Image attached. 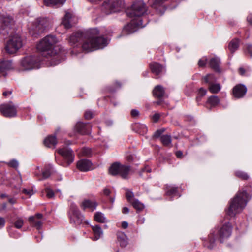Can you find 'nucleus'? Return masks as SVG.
Instances as JSON below:
<instances>
[{
    "mask_svg": "<svg viewBox=\"0 0 252 252\" xmlns=\"http://www.w3.org/2000/svg\"><path fill=\"white\" fill-rule=\"evenodd\" d=\"M91 165L92 163L89 160L82 159L77 162V167L79 170L86 172L91 169Z\"/></svg>",
    "mask_w": 252,
    "mask_h": 252,
    "instance_id": "obj_18",
    "label": "nucleus"
},
{
    "mask_svg": "<svg viewBox=\"0 0 252 252\" xmlns=\"http://www.w3.org/2000/svg\"><path fill=\"white\" fill-rule=\"evenodd\" d=\"M23 220L21 218H18L14 223L15 227L17 229L21 228L23 225Z\"/></svg>",
    "mask_w": 252,
    "mask_h": 252,
    "instance_id": "obj_43",
    "label": "nucleus"
},
{
    "mask_svg": "<svg viewBox=\"0 0 252 252\" xmlns=\"http://www.w3.org/2000/svg\"><path fill=\"white\" fill-rule=\"evenodd\" d=\"M122 212L123 214H127L129 212V209L126 207H124L122 209Z\"/></svg>",
    "mask_w": 252,
    "mask_h": 252,
    "instance_id": "obj_61",
    "label": "nucleus"
},
{
    "mask_svg": "<svg viewBox=\"0 0 252 252\" xmlns=\"http://www.w3.org/2000/svg\"><path fill=\"white\" fill-rule=\"evenodd\" d=\"M0 112L6 117H13L16 116L17 109L13 103L10 101L0 105Z\"/></svg>",
    "mask_w": 252,
    "mask_h": 252,
    "instance_id": "obj_11",
    "label": "nucleus"
},
{
    "mask_svg": "<svg viewBox=\"0 0 252 252\" xmlns=\"http://www.w3.org/2000/svg\"><path fill=\"white\" fill-rule=\"evenodd\" d=\"M130 114L132 117L135 118L139 116V112L137 110L132 109L131 111Z\"/></svg>",
    "mask_w": 252,
    "mask_h": 252,
    "instance_id": "obj_52",
    "label": "nucleus"
},
{
    "mask_svg": "<svg viewBox=\"0 0 252 252\" xmlns=\"http://www.w3.org/2000/svg\"><path fill=\"white\" fill-rule=\"evenodd\" d=\"M13 23V20L11 16L0 15V33L3 35H7Z\"/></svg>",
    "mask_w": 252,
    "mask_h": 252,
    "instance_id": "obj_10",
    "label": "nucleus"
},
{
    "mask_svg": "<svg viewBox=\"0 0 252 252\" xmlns=\"http://www.w3.org/2000/svg\"><path fill=\"white\" fill-rule=\"evenodd\" d=\"M133 158H134V156L132 155H129L127 156V159L129 161H132L133 160Z\"/></svg>",
    "mask_w": 252,
    "mask_h": 252,
    "instance_id": "obj_62",
    "label": "nucleus"
},
{
    "mask_svg": "<svg viewBox=\"0 0 252 252\" xmlns=\"http://www.w3.org/2000/svg\"><path fill=\"white\" fill-rule=\"evenodd\" d=\"M165 128L158 129L154 133L153 137L155 138H158L159 137H160L162 136V134L163 133L165 132Z\"/></svg>",
    "mask_w": 252,
    "mask_h": 252,
    "instance_id": "obj_44",
    "label": "nucleus"
},
{
    "mask_svg": "<svg viewBox=\"0 0 252 252\" xmlns=\"http://www.w3.org/2000/svg\"><path fill=\"white\" fill-rule=\"evenodd\" d=\"M209 242H205L204 246L208 249H211L214 246L215 239L213 236H209Z\"/></svg>",
    "mask_w": 252,
    "mask_h": 252,
    "instance_id": "obj_38",
    "label": "nucleus"
},
{
    "mask_svg": "<svg viewBox=\"0 0 252 252\" xmlns=\"http://www.w3.org/2000/svg\"><path fill=\"white\" fill-rule=\"evenodd\" d=\"M43 220V215L41 213H37L34 216H30L28 218L30 225L37 230H40L42 228Z\"/></svg>",
    "mask_w": 252,
    "mask_h": 252,
    "instance_id": "obj_12",
    "label": "nucleus"
},
{
    "mask_svg": "<svg viewBox=\"0 0 252 252\" xmlns=\"http://www.w3.org/2000/svg\"><path fill=\"white\" fill-rule=\"evenodd\" d=\"M239 44L238 39H234L229 43L228 47L231 53H233L238 48Z\"/></svg>",
    "mask_w": 252,
    "mask_h": 252,
    "instance_id": "obj_31",
    "label": "nucleus"
},
{
    "mask_svg": "<svg viewBox=\"0 0 252 252\" xmlns=\"http://www.w3.org/2000/svg\"><path fill=\"white\" fill-rule=\"evenodd\" d=\"M160 114L158 113H156L154 115H153L152 117L153 121L155 123L158 122L160 118Z\"/></svg>",
    "mask_w": 252,
    "mask_h": 252,
    "instance_id": "obj_51",
    "label": "nucleus"
},
{
    "mask_svg": "<svg viewBox=\"0 0 252 252\" xmlns=\"http://www.w3.org/2000/svg\"><path fill=\"white\" fill-rule=\"evenodd\" d=\"M232 226L229 222L225 223L219 230V235L222 242L224 239L228 238L231 234Z\"/></svg>",
    "mask_w": 252,
    "mask_h": 252,
    "instance_id": "obj_14",
    "label": "nucleus"
},
{
    "mask_svg": "<svg viewBox=\"0 0 252 252\" xmlns=\"http://www.w3.org/2000/svg\"><path fill=\"white\" fill-rule=\"evenodd\" d=\"M12 93V90H10L8 91H5L2 94L4 96L7 97L8 95L11 94Z\"/></svg>",
    "mask_w": 252,
    "mask_h": 252,
    "instance_id": "obj_60",
    "label": "nucleus"
},
{
    "mask_svg": "<svg viewBox=\"0 0 252 252\" xmlns=\"http://www.w3.org/2000/svg\"><path fill=\"white\" fill-rule=\"evenodd\" d=\"M160 141L162 144L166 147H171L172 139L169 135H163L160 137Z\"/></svg>",
    "mask_w": 252,
    "mask_h": 252,
    "instance_id": "obj_32",
    "label": "nucleus"
},
{
    "mask_svg": "<svg viewBox=\"0 0 252 252\" xmlns=\"http://www.w3.org/2000/svg\"><path fill=\"white\" fill-rule=\"evenodd\" d=\"M40 60L35 56H28L20 62V66L23 70H30L39 67Z\"/></svg>",
    "mask_w": 252,
    "mask_h": 252,
    "instance_id": "obj_6",
    "label": "nucleus"
},
{
    "mask_svg": "<svg viewBox=\"0 0 252 252\" xmlns=\"http://www.w3.org/2000/svg\"><path fill=\"white\" fill-rule=\"evenodd\" d=\"M57 143V140L55 136H49L44 140L45 145L49 148H55Z\"/></svg>",
    "mask_w": 252,
    "mask_h": 252,
    "instance_id": "obj_22",
    "label": "nucleus"
},
{
    "mask_svg": "<svg viewBox=\"0 0 252 252\" xmlns=\"http://www.w3.org/2000/svg\"><path fill=\"white\" fill-rule=\"evenodd\" d=\"M221 87L219 84L211 83L209 84L208 89L212 93L214 94L218 93L220 90Z\"/></svg>",
    "mask_w": 252,
    "mask_h": 252,
    "instance_id": "obj_35",
    "label": "nucleus"
},
{
    "mask_svg": "<svg viewBox=\"0 0 252 252\" xmlns=\"http://www.w3.org/2000/svg\"><path fill=\"white\" fill-rule=\"evenodd\" d=\"M207 93L206 90L203 89V88H201L199 89L198 91V95L196 97L197 101H199L201 100V98L204 96Z\"/></svg>",
    "mask_w": 252,
    "mask_h": 252,
    "instance_id": "obj_41",
    "label": "nucleus"
},
{
    "mask_svg": "<svg viewBox=\"0 0 252 252\" xmlns=\"http://www.w3.org/2000/svg\"><path fill=\"white\" fill-rule=\"evenodd\" d=\"M203 79L205 83L209 84L213 83L216 80V78L213 74H208L203 77Z\"/></svg>",
    "mask_w": 252,
    "mask_h": 252,
    "instance_id": "obj_37",
    "label": "nucleus"
},
{
    "mask_svg": "<svg viewBox=\"0 0 252 252\" xmlns=\"http://www.w3.org/2000/svg\"><path fill=\"white\" fill-rule=\"evenodd\" d=\"M247 20L249 24L252 26V14H250L247 17Z\"/></svg>",
    "mask_w": 252,
    "mask_h": 252,
    "instance_id": "obj_57",
    "label": "nucleus"
},
{
    "mask_svg": "<svg viewBox=\"0 0 252 252\" xmlns=\"http://www.w3.org/2000/svg\"><path fill=\"white\" fill-rule=\"evenodd\" d=\"M45 191L46 193V196L49 198H51L54 196V193L53 191L50 188H47L45 189Z\"/></svg>",
    "mask_w": 252,
    "mask_h": 252,
    "instance_id": "obj_47",
    "label": "nucleus"
},
{
    "mask_svg": "<svg viewBox=\"0 0 252 252\" xmlns=\"http://www.w3.org/2000/svg\"><path fill=\"white\" fill-rule=\"evenodd\" d=\"M176 156L178 158H182L183 157V153L181 151H178L176 152Z\"/></svg>",
    "mask_w": 252,
    "mask_h": 252,
    "instance_id": "obj_59",
    "label": "nucleus"
},
{
    "mask_svg": "<svg viewBox=\"0 0 252 252\" xmlns=\"http://www.w3.org/2000/svg\"><path fill=\"white\" fill-rule=\"evenodd\" d=\"M145 219L143 217H140L137 220V223L139 224H142L144 223Z\"/></svg>",
    "mask_w": 252,
    "mask_h": 252,
    "instance_id": "obj_56",
    "label": "nucleus"
},
{
    "mask_svg": "<svg viewBox=\"0 0 252 252\" xmlns=\"http://www.w3.org/2000/svg\"><path fill=\"white\" fill-rule=\"evenodd\" d=\"M133 128L137 132L141 134H144L147 131V128L146 125L140 123H135L133 125Z\"/></svg>",
    "mask_w": 252,
    "mask_h": 252,
    "instance_id": "obj_26",
    "label": "nucleus"
},
{
    "mask_svg": "<svg viewBox=\"0 0 252 252\" xmlns=\"http://www.w3.org/2000/svg\"><path fill=\"white\" fill-rule=\"evenodd\" d=\"M220 102V99L218 96L212 95L209 97L207 100V103L210 104L211 106L215 107Z\"/></svg>",
    "mask_w": 252,
    "mask_h": 252,
    "instance_id": "obj_34",
    "label": "nucleus"
},
{
    "mask_svg": "<svg viewBox=\"0 0 252 252\" xmlns=\"http://www.w3.org/2000/svg\"><path fill=\"white\" fill-rule=\"evenodd\" d=\"M166 194L167 196L173 197L178 195V188L170 185H166L165 187Z\"/></svg>",
    "mask_w": 252,
    "mask_h": 252,
    "instance_id": "obj_28",
    "label": "nucleus"
},
{
    "mask_svg": "<svg viewBox=\"0 0 252 252\" xmlns=\"http://www.w3.org/2000/svg\"><path fill=\"white\" fill-rule=\"evenodd\" d=\"M147 11L145 4L143 1L140 0L134 2L130 8L127 9L126 13L130 17H139L144 15Z\"/></svg>",
    "mask_w": 252,
    "mask_h": 252,
    "instance_id": "obj_4",
    "label": "nucleus"
},
{
    "mask_svg": "<svg viewBox=\"0 0 252 252\" xmlns=\"http://www.w3.org/2000/svg\"><path fill=\"white\" fill-rule=\"evenodd\" d=\"M103 192L105 195L108 196L110 194L111 191L108 188H105L103 190Z\"/></svg>",
    "mask_w": 252,
    "mask_h": 252,
    "instance_id": "obj_54",
    "label": "nucleus"
},
{
    "mask_svg": "<svg viewBox=\"0 0 252 252\" xmlns=\"http://www.w3.org/2000/svg\"><path fill=\"white\" fill-rule=\"evenodd\" d=\"M23 192L29 196H31L33 194L32 190H27L26 189H23Z\"/></svg>",
    "mask_w": 252,
    "mask_h": 252,
    "instance_id": "obj_53",
    "label": "nucleus"
},
{
    "mask_svg": "<svg viewBox=\"0 0 252 252\" xmlns=\"http://www.w3.org/2000/svg\"><path fill=\"white\" fill-rule=\"evenodd\" d=\"M165 91L164 88L160 85L156 86L153 90L154 95L158 98L163 97Z\"/></svg>",
    "mask_w": 252,
    "mask_h": 252,
    "instance_id": "obj_29",
    "label": "nucleus"
},
{
    "mask_svg": "<svg viewBox=\"0 0 252 252\" xmlns=\"http://www.w3.org/2000/svg\"><path fill=\"white\" fill-rule=\"evenodd\" d=\"M7 164L8 166L14 168H17L19 165L18 162L15 159H13L9 161V162H7Z\"/></svg>",
    "mask_w": 252,
    "mask_h": 252,
    "instance_id": "obj_45",
    "label": "nucleus"
},
{
    "mask_svg": "<svg viewBox=\"0 0 252 252\" xmlns=\"http://www.w3.org/2000/svg\"><path fill=\"white\" fill-rule=\"evenodd\" d=\"M235 175L242 180H247L249 178V175L242 171H237L235 172Z\"/></svg>",
    "mask_w": 252,
    "mask_h": 252,
    "instance_id": "obj_39",
    "label": "nucleus"
},
{
    "mask_svg": "<svg viewBox=\"0 0 252 252\" xmlns=\"http://www.w3.org/2000/svg\"><path fill=\"white\" fill-rule=\"evenodd\" d=\"M125 6L122 0H106L102 5V10L106 14L118 11Z\"/></svg>",
    "mask_w": 252,
    "mask_h": 252,
    "instance_id": "obj_5",
    "label": "nucleus"
},
{
    "mask_svg": "<svg viewBox=\"0 0 252 252\" xmlns=\"http://www.w3.org/2000/svg\"><path fill=\"white\" fill-rule=\"evenodd\" d=\"M82 154L85 156H89L91 155V151L89 148H83L82 150Z\"/></svg>",
    "mask_w": 252,
    "mask_h": 252,
    "instance_id": "obj_50",
    "label": "nucleus"
},
{
    "mask_svg": "<svg viewBox=\"0 0 252 252\" xmlns=\"http://www.w3.org/2000/svg\"><path fill=\"white\" fill-rule=\"evenodd\" d=\"M95 220L100 223H104L105 222V218L104 215L101 212H96L94 215Z\"/></svg>",
    "mask_w": 252,
    "mask_h": 252,
    "instance_id": "obj_36",
    "label": "nucleus"
},
{
    "mask_svg": "<svg viewBox=\"0 0 252 252\" xmlns=\"http://www.w3.org/2000/svg\"><path fill=\"white\" fill-rule=\"evenodd\" d=\"M251 196L245 191H239L230 202L229 207L226 210V214L233 217L241 212L246 206Z\"/></svg>",
    "mask_w": 252,
    "mask_h": 252,
    "instance_id": "obj_3",
    "label": "nucleus"
},
{
    "mask_svg": "<svg viewBox=\"0 0 252 252\" xmlns=\"http://www.w3.org/2000/svg\"><path fill=\"white\" fill-rule=\"evenodd\" d=\"M58 153L66 160L67 165H69L74 160V155L70 148L63 147L57 150Z\"/></svg>",
    "mask_w": 252,
    "mask_h": 252,
    "instance_id": "obj_13",
    "label": "nucleus"
},
{
    "mask_svg": "<svg viewBox=\"0 0 252 252\" xmlns=\"http://www.w3.org/2000/svg\"><path fill=\"white\" fill-rule=\"evenodd\" d=\"M239 72L241 75H244L245 72V70L243 68H240L239 69Z\"/></svg>",
    "mask_w": 252,
    "mask_h": 252,
    "instance_id": "obj_63",
    "label": "nucleus"
},
{
    "mask_svg": "<svg viewBox=\"0 0 252 252\" xmlns=\"http://www.w3.org/2000/svg\"><path fill=\"white\" fill-rule=\"evenodd\" d=\"M84 117L86 119L89 120L93 118V114L90 111H86L85 113Z\"/></svg>",
    "mask_w": 252,
    "mask_h": 252,
    "instance_id": "obj_49",
    "label": "nucleus"
},
{
    "mask_svg": "<svg viewBox=\"0 0 252 252\" xmlns=\"http://www.w3.org/2000/svg\"><path fill=\"white\" fill-rule=\"evenodd\" d=\"M22 46L21 37L18 34L13 35L7 41L5 49L9 54L16 53Z\"/></svg>",
    "mask_w": 252,
    "mask_h": 252,
    "instance_id": "obj_8",
    "label": "nucleus"
},
{
    "mask_svg": "<svg viewBox=\"0 0 252 252\" xmlns=\"http://www.w3.org/2000/svg\"><path fill=\"white\" fill-rule=\"evenodd\" d=\"M12 68V63L10 60H3L0 62V73H4L5 70Z\"/></svg>",
    "mask_w": 252,
    "mask_h": 252,
    "instance_id": "obj_23",
    "label": "nucleus"
},
{
    "mask_svg": "<svg viewBox=\"0 0 252 252\" xmlns=\"http://www.w3.org/2000/svg\"><path fill=\"white\" fill-rule=\"evenodd\" d=\"M130 203L137 212L141 211L145 207L144 205L140 202L138 199H134Z\"/></svg>",
    "mask_w": 252,
    "mask_h": 252,
    "instance_id": "obj_33",
    "label": "nucleus"
},
{
    "mask_svg": "<svg viewBox=\"0 0 252 252\" xmlns=\"http://www.w3.org/2000/svg\"><path fill=\"white\" fill-rule=\"evenodd\" d=\"M130 166L121 164L118 162H116L112 164L109 169V173L115 176L119 174L123 179L128 178V175L130 171Z\"/></svg>",
    "mask_w": 252,
    "mask_h": 252,
    "instance_id": "obj_7",
    "label": "nucleus"
},
{
    "mask_svg": "<svg viewBox=\"0 0 252 252\" xmlns=\"http://www.w3.org/2000/svg\"><path fill=\"white\" fill-rule=\"evenodd\" d=\"M9 235L11 237L17 238L19 237L20 234L17 233H14L10 231L9 232Z\"/></svg>",
    "mask_w": 252,
    "mask_h": 252,
    "instance_id": "obj_55",
    "label": "nucleus"
},
{
    "mask_svg": "<svg viewBox=\"0 0 252 252\" xmlns=\"http://www.w3.org/2000/svg\"><path fill=\"white\" fill-rule=\"evenodd\" d=\"M68 216L70 222L77 224L81 223L84 220L83 216L81 214L76 205L73 203L70 204Z\"/></svg>",
    "mask_w": 252,
    "mask_h": 252,
    "instance_id": "obj_9",
    "label": "nucleus"
},
{
    "mask_svg": "<svg viewBox=\"0 0 252 252\" xmlns=\"http://www.w3.org/2000/svg\"><path fill=\"white\" fill-rule=\"evenodd\" d=\"M97 28H91L85 32H77L73 33L68 38L71 46L76 47L82 42V49L91 52L103 48L108 44V40L102 36H99Z\"/></svg>",
    "mask_w": 252,
    "mask_h": 252,
    "instance_id": "obj_1",
    "label": "nucleus"
},
{
    "mask_svg": "<svg viewBox=\"0 0 252 252\" xmlns=\"http://www.w3.org/2000/svg\"><path fill=\"white\" fill-rule=\"evenodd\" d=\"M246 92L247 88L243 85H237L233 89V94L236 98L243 97Z\"/></svg>",
    "mask_w": 252,
    "mask_h": 252,
    "instance_id": "obj_16",
    "label": "nucleus"
},
{
    "mask_svg": "<svg viewBox=\"0 0 252 252\" xmlns=\"http://www.w3.org/2000/svg\"><path fill=\"white\" fill-rule=\"evenodd\" d=\"M51 167H50L49 168H46L43 171L42 173L43 179H46L50 177L51 174Z\"/></svg>",
    "mask_w": 252,
    "mask_h": 252,
    "instance_id": "obj_42",
    "label": "nucleus"
},
{
    "mask_svg": "<svg viewBox=\"0 0 252 252\" xmlns=\"http://www.w3.org/2000/svg\"><path fill=\"white\" fill-rule=\"evenodd\" d=\"M126 192V197L127 200V201L130 203L131 202H132L133 200H132L133 197H134V194L132 192L131 190L126 189H125Z\"/></svg>",
    "mask_w": 252,
    "mask_h": 252,
    "instance_id": "obj_40",
    "label": "nucleus"
},
{
    "mask_svg": "<svg viewBox=\"0 0 252 252\" xmlns=\"http://www.w3.org/2000/svg\"><path fill=\"white\" fill-rule=\"evenodd\" d=\"M135 25H137V26H138L143 27L141 20H140L139 22L137 23H136L134 21H132L127 25L125 26L123 29V32L127 34H130L136 31Z\"/></svg>",
    "mask_w": 252,
    "mask_h": 252,
    "instance_id": "obj_17",
    "label": "nucleus"
},
{
    "mask_svg": "<svg viewBox=\"0 0 252 252\" xmlns=\"http://www.w3.org/2000/svg\"><path fill=\"white\" fill-rule=\"evenodd\" d=\"M117 240L122 247H126L127 244V238L126 235L123 232H118Z\"/></svg>",
    "mask_w": 252,
    "mask_h": 252,
    "instance_id": "obj_27",
    "label": "nucleus"
},
{
    "mask_svg": "<svg viewBox=\"0 0 252 252\" xmlns=\"http://www.w3.org/2000/svg\"><path fill=\"white\" fill-rule=\"evenodd\" d=\"M91 129L92 126L90 123H84L79 122H78L75 126L76 131L82 135L90 134Z\"/></svg>",
    "mask_w": 252,
    "mask_h": 252,
    "instance_id": "obj_15",
    "label": "nucleus"
},
{
    "mask_svg": "<svg viewBox=\"0 0 252 252\" xmlns=\"http://www.w3.org/2000/svg\"><path fill=\"white\" fill-rule=\"evenodd\" d=\"M207 59L206 58H203L200 59L198 61V64L199 67H204L207 63Z\"/></svg>",
    "mask_w": 252,
    "mask_h": 252,
    "instance_id": "obj_48",
    "label": "nucleus"
},
{
    "mask_svg": "<svg viewBox=\"0 0 252 252\" xmlns=\"http://www.w3.org/2000/svg\"><path fill=\"white\" fill-rule=\"evenodd\" d=\"M92 230L94 232V236L93 240H98L103 234V231L101 227L99 225L92 226Z\"/></svg>",
    "mask_w": 252,
    "mask_h": 252,
    "instance_id": "obj_30",
    "label": "nucleus"
},
{
    "mask_svg": "<svg viewBox=\"0 0 252 252\" xmlns=\"http://www.w3.org/2000/svg\"><path fill=\"white\" fill-rule=\"evenodd\" d=\"M97 206V203L95 201H91L90 200H85L81 205V207L83 209L89 208L92 211L94 210Z\"/></svg>",
    "mask_w": 252,
    "mask_h": 252,
    "instance_id": "obj_21",
    "label": "nucleus"
},
{
    "mask_svg": "<svg viewBox=\"0 0 252 252\" xmlns=\"http://www.w3.org/2000/svg\"><path fill=\"white\" fill-rule=\"evenodd\" d=\"M5 223V220L3 218L0 217V226L3 227L4 226Z\"/></svg>",
    "mask_w": 252,
    "mask_h": 252,
    "instance_id": "obj_58",
    "label": "nucleus"
},
{
    "mask_svg": "<svg viewBox=\"0 0 252 252\" xmlns=\"http://www.w3.org/2000/svg\"><path fill=\"white\" fill-rule=\"evenodd\" d=\"M66 0H44L46 5L51 7H59L63 5Z\"/></svg>",
    "mask_w": 252,
    "mask_h": 252,
    "instance_id": "obj_24",
    "label": "nucleus"
},
{
    "mask_svg": "<svg viewBox=\"0 0 252 252\" xmlns=\"http://www.w3.org/2000/svg\"><path fill=\"white\" fill-rule=\"evenodd\" d=\"M72 14L66 11L64 17L62 19L61 24L63 25L65 29H69L71 27L70 23V19L72 18Z\"/></svg>",
    "mask_w": 252,
    "mask_h": 252,
    "instance_id": "obj_25",
    "label": "nucleus"
},
{
    "mask_svg": "<svg viewBox=\"0 0 252 252\" xmlns=\"http://www.w3.org/2000/svg\"><path fill=\"white\" fill-rule=\"evenodd\" d=\"M209 65L210 67L218 72H220L221 70L220 68V60L218 57H214L210 59L209 63Z\"/></svg>",
    "mask_w": 252,
    "mask_h": 252,
    "instance_id": "obj_20",
    "label": "nucleus"
},
{
    "mask_svg": "<svg viewBox=\"0 0 252 252\" xmlns=\"http://www.w3.org/2000/svg\"><path fill=\"white\" fill-rule=\"evenodd\" d=\"M245 52L248 54L251 57H252V44H248L246 45Z\"/></svg>",
    "mask_w": 252,
    "mask_h": 252,
    "instance_id": "obj_46",
    "label": "nucleus"
},
{
    "mask_svg": "<svg viewBox=\"0 0 252 252\" xmlns=\"http://www.w3.org/2000/svg\"><path fill=\"white\" fill-rule=\"evenodd\" d=\"M8 201L11 204H14L16 203V199L14 198H10L8 199Z\"/></svg>",
    "mask_w": 252,
    "mask_h": 252,
    "instance_id": "obj_64",
    "label": "nucleus"
},
{
    "mask_svg": "<svg viewBox=\"0 0 252 252\" xmlns=\"http://www.w3.org/2000/svg\"><path fill=\"white\" fill-rule=\"evenodd\" d=\"M58 42L56 37L53 35H48L42 39L37 44V49L40 52H47L46 57L51 58L52 65L59 63L64 59L66 51L60 46H55Z\"/></svg>",
    "mask_w": 252,
    "mask_h": 252,
    "instance_id": "obj_2",
    "label": "nucleus"
},
{
    "mask_svg": "<svg viewBox=\"0 0 252 252\" xmlns=\"http://www.w3.org/2000/svg\"><path fill=\"white\" fill-rule=\"evenodd\" d=\"M150 67L152 72L156 75H158L162 73L164 68V67L156 62H153L150 64Z\"/></svg>",
    "mask_w": 252,
    "mask_h": 252,
    "instance_id": "obj_19",
    "label": "nucleus"
}]
</instances>
